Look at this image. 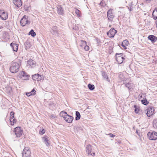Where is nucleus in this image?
<instances>
[{"mask_svg":"<svg viewBox=\"0 0 157 157\" xmlns=\"http://www.w3.org/2000/svg\"><path fill=\"white\" fill-rule=\"evenodd\" d=\"M56 117V116L54 114H52L50 116V117L51 119L55 118Z\"/></svg>","mask_w":157,"mask_h":157,"instance_id":"58836bf2","label":"nucleus"},{"mask_svg":"<svg viewBox=\"0 0 157 157\" xmlns=\"http://www.w3.org/2000/svg\"><path fill=\"white\" fill-rule=\"evenodd\" d=\"M121 46H122V47L123 48H124L125 49H127V48H126V46L125 45H124V44H123L122 43V44H121Z\"/></svg>","mask_w":157,"mask_h":157,"instance_id":"a18cd8bd","label":"nucleus"},{"mask_svg":"<svg viewBox=\"0 0 157 157\" xmlns=\"http://www.w3.org/2000/svg\"><path fill=\"white\" fill-rule=\"evenodd\" d=\"M22 157H30L31 156V151L28 147L24 148L22 153Z\"/></svg>","mask_w":157,"mask_h":157,"instance_id":"423d86ee","label":"nucleus"},{"mask_svg":"<svg viewBox=\"0 0 157 157\" xmlns=\"http://www.w3.org/2000/svg\"><path fill=\"white\" fill-rule=\"evenodd\" d=\"M79 10H78V9H77L76 10H75V13H76V14L78 15V16H79V17H80V16L79 14Z\"/></svg>","mask_w":157,"mask_h":157,"instance_id":"a19ab883","label":"nucleus"},{"mask_svg":"<svg viewBox=\"0 0 157 157\" xmlns=\"http://www.w3.org/2000/svg\"><path fill=\"white\" fill-rule=\"evenodd\" d=\"M14 132L16 137H20L23 133V130L21 127H17L14 128Z\"/></svg>","mask_w":157,"mask_h":157,"instance_id":"0eeeda50","label":"nucleus"},{"mask_svg":"<svg viewBox=\"0 0 157 157\" xmlns=\"http://www.w3.org/2000/svg\"><path fill=\"white\" fill-rule=\"evenodd\" d=\"M146 111H147L146 114L148 117L151 116L153 114L154 112L153 108L152 109L151 108H149Z\"/></svg>","mask_w":157,"mask_h":157,"instance_id":"2eb2a0df","label":"nucleus"},{"mask_svg":"<svg viewBox=\"0 0 157 157\" xmlns=\"http://www.w3.org/2000/svg\"><path fill=\"white\" fill-rule=\"evenodd\" d=\"M100 5L104 7L106 5V3L105 2L101 1L100 3Z\"/></svg>","mask_w":157,"mask_h":157,"instance_id":"f704fd0d","label":"nucleus"},{"mask_svg":"<svg viewBox=\"0 0 157 157\" xmlns=\"http://www.w3.org/2000/svg\"><path fill=\"white\" fill-rule=\"evenodd\" d=\"M40 130H40V133L41 135L44 134L45 132V131L44 130V129H42L41 131Z\"/></svg>","mask_w":157,"mask_h":157,"instance_id":"e433bc0d","label":"nucleus"},{"mask_svg":"<svg viewBox=\"0 0 157 157\" xmlns=\"http://www.w3.org/2000/svg\"><path fill=\"white\" fill-rule=\"evenodd\" d=\"M26 95L28 96H29L31 95H33L32 93L30 92L29 93H27L26 94Z\"/></svg>","mask_w":157,"mask_h":157,"instance_id":"c03bdc74","label":"nucleus"},{"mask_svg":"<svg viewBox=\"0 0 157 157\" xmlns=\"http://www.w3.org/2000/svg\"><path fill=\"white\" fill-rule=\"evenodd\" d=\"M29 35H31L33 37H34L36 35V33L34 31L33 29H31L29 33Z\"/></svg>","mask_w":157,"mask_h":157,"instance_id":"cd10ccee","label":"nucleus"},{"mask_svg":"<svg viewBox=\"0 0 157 157\" xmlns=\"http://www.w3.org/2000/svg\"><path fill=\"white\" fill-rule=\"evenodd\" d=\"M155 23L156 26V28H157V21H155Z\"/></svg>","mask_w":157,"mask_h":157,"instance_id":"09e8293b","label":"nucleus"},{"mask_svg":"<svg viewBox=\"0 0 157 157\" xmlns=\"http://www.w3.org/2000/svg\"><path fill=\"white\" fill-rule=\"evenodd\" d=\"M88 87L89 89L90 90H93L95 88L94 86V85L89 84L88 85Z\"/></svg>","mask_w":157,"mask_h":157,"instance_id":"c85d7f7f","label":"nucleus"},{"mask_svg":"<svg viewBox=\"0 0 157 157\" xmlns=\"http://www.w3.org/2000/svg\"><path fill=\"white\" fill-rule=\"evenodd\" d=\"M117 32V31L115 30L113 28H112L107 33V34L110 38L113 37Z\"/></svg>","mask_w":157,"mask_h":157,"instance_id":"f8f14e48","label":"nucleus"},{"mask_svg":"<svg viewBox=\"0 0 157 157\" xmlns=\"http://www.w3.org/2000/svg\"><path fill=\"white\" fill-rule=\"evenodd\" d=\"M136 133L138 134V131H137V130H136Z\"/></svg>","mask_w":157,"mask_h":157,"instance_id":"603ef678","label":"nucleus"},{"mask_svg":"<svg viewBox=\"0 0 157 157\" xmlns=\"http://www.w3.org/2000/svg\"><path fill=\"white\" fill-rule=\"evenodd\" d=\"M3 28V27L2 26H0V29H2Z\"/></svg>","mask_w":157,"mask_h":157,"instance_id":"8fccbe9b","label":"nucleus"},{"mask_svg":"<svg viewBox=\"0 0 157 157\" xmlns=\"http://www.w3.org/2000/svg\"><path fill=\"white\" fill-rule=\"evenodd\" d=\"M122 53H116V54L115 58L118 63L119 64L123 63L124 59V58L123 56Z\"/></svg>","mask_w":157,"mask_h":157,"instance_id":"39448f33","label":"nucleus"},{"mask_svg":"<svg viewBox=\"0 0 157 157\" xmlns=\"http://www.w3.org/2000/svg\"><path fill=\"white\" fill-rule=\"evenodd\" d=\"M147 136L150 140H156L157 139V133L155 132H149L147 134Z\"/></svg>","mask_w":157,"mask_h":157,"instance_id":"6e6552de","label":"nucleus"},{"mask_svg":"<svg viewBox=\"0 0 157 157\" xmlns=\"http://www.w3.org/2000/svg\"><path fill=\"white\" fill-rule=\"evenodd\" d=\"M14 112L13 111L10 113V120L11 125H13L15 124L16 123L17 121V120L14 118Z\"/></svg>","mask_w":157,"mask_h":157,"instance_id":"9d476101","label":"nucleus"},{"mask_svg":"<svg viewBox=\"0 0 157 157\" xmlns=\"http://www.w3.org/2000/svg\"><path fill=\"white\" fill-rule=\"evenodd\" d=\"M10 46L12 48L13 51L16 52L17 51L18 46V44L13 43V42L10 44Z\"/></svg>","mask_w":157,"mask_h":157,"instance_id":"dca6fc26","label":"nucleus"},{"mask_svg":"<svg viewBox=\"0 0 157 157\" xmlns=\"http://www.w3.org/2000/svg\"><path fill=\"white\" fill-rule=\"evenodd\" d=\"M20 67L19 63L16 62H13L10 67V71L12 73H15L19 71Z\"/></svg>","mask_w":157,"mask_h":157,"instance_id":"f257e3e1","label":"nucleus"},{"mask_svg":"<svg viewBox=\"0 0 157 157\" xmlns=\"http://www.w3.org/2000/svg\"><path fill=\"white\" fill-rule=\"evenodd\" d=\"M81 42L83 45L85 46L86 45V42L85 40H81Z\"/></svg>","mask_w":157,"mask_h":157,"instance_id":"4c0bfd02","label":"nucleus"},{"mask_svg":"<svg viewBox=\"0 0 157 157\" xmlns=\"http://www.w3.org/2000/svg\"><path fill=\"white\" fill-rule=\"evenodd\" d=\"M57 27L56 26H54L52 27V31L57 30Z\"/></svg>","mask_w":157,"mask_h":157,"instance_id":"ea45409f","label":"nucleus"},{"mask_svg":"<svg viewBox=\"0 0 157 157\" xmlns=\"http://www.w3.org/2000/svg\"><path fill=\"white\" fill-rule=\"evenodd\" d=\"M141 102L143 104L145 105H147L149 103V102L145 98V99L141 100Z\"/></svg>","mask_w":157,"mask_h":157,"instance_id":"c756f323","label":"nucleus"},{"mask_svg":"<svg viewBox=\"0 0 157 157\" xmlns=\"http://www.w3.org/2000/svg\"><path fill=\"white\" fill-rule=\"evenodd\" d=\"M18 76L20 78L24 80H29V75L25 71L20 72Z\"/></svg>","mask_w":157,"mask_h":157,"instance_id":"20e7f679","label":"nucleus"},{"mask_svg":"<svg viewBox=\"0 0 157 157\" xmlns=\"http://www.w3.org/2000/svg\"><path fill=\"white\" fill-rule=\"evenodd\" d=\"M25 47L26 49L29 48L31 46V45L30 42L29 41L26 42L25 43Z\"/></svg>","mask_w":157,"mask_h":157,"instance_id":"b1692460","label":"nucleus"},{"mask_svg":"<svg viewBox=\"0 0 157 157\" xmlns=\"http://www.w3.org/2000/svg\"><path fill=\"white\" fill-rule=\"evenodd\" d=\"M28 17L26 15H25L23 16V17L21 19V20H25L26 19H27Z\"/></svg>","mask_w":157,"mask_h":157,"instance_id":"37998d69","label":"nucleus"},{"mask_svg":"<svg viewBox=\"0 0 157 157\" xmlns=\"http://www.w3.org/2000/svg\"><path fill=\"white\" fill-rule=\"evenodd\" d=\"M113 10L109 9L107 11V16L109 21L112 22L113 21V18L114 17V14L113 12Z\"/></svg>","mask_w":157,"mask_h":157,"instance_id":"7ed1b4c3","label":"nucleus"},{"mask_svg":"<svg viewBox=\"0 0 157 157\" xmlns=\"http://www.w3.org/2000/svg\"><path fill=\"white\" fill-rule=\"evenodd\" d=\"M129 9V10H131V9H132V8H131V7H130V9Z\"/></svg>","mask_w":157,"mask_h":157,"instance_id":"3c124183","label":"nucleus"},{"mask_svg":"<svg viewBox=\"0 0 157 157\" xmlns=\"http://www.w3.org/2000/svg\"><path fill=\"white\" fill-rule=\"evenodd\" d=\"M124 84H125V86L127 87L129 90H130L132 89L131 83L128 82L127 83H126L125 82H124Z\"/></svg>","mask_w":157,"mask_h":157,"instance_id":"a878e982","label":"nucleus"},{"mask_svg":"<svg viewBox=\"0 0 157 157\" xmlns=\"http://www.w3.org/2000/svg\"><path fill=\"white\" fill-rule=\"evenodd\" d=\"M8 14L4 10H0V17L3 20H5L7 19Z\"/></svg>","mask_w":157,"mask_h":157,"instance_id":"9b49d317","label":"nucleus"},{"mask_svg":"<svg viewBox=\"0 0 157 157\" xmlns=\"http://www.w3.org/2000/svg\"><path fill=\"white\" fill-rule=\"evenodd\" d=\"M29 6H28L27 5H25L24 6V10L27 12L29 11Z\"/></svg>","mask_w":157,"mask_h":157,"instance_id":"7c9ffc66","label":"nucleus"},{"mask_svg":"<svg viewBox=\"0 0 157 157\" xmlns=\"http://www.w3.org/2000/svg\"><path fill=\"white\" fill-rule=\"evenodd\" d=\"M148 38L150 40L152 43H154L157 40V37L153 35H150L148 37Z\"/></svg>","mask_w":157,"mask_h":157,"instance_id":"412c9836","label":"nucleus"},{"mask_svg":"<svg viewBox=\"0 0 157 157\" xmlns=\"http://www.w3.org/2000/svg\"><path fill=\"white\" fill-rule=\"evenodd\" d=\"M101 74L104 79L109 82L110 80L108 78L107 73L104 71H101Z\"/></svg>","mask_w":157,"mask_h":157,"instance_id":"4be33fe9","label":"nucleus"},{"mask_svg":"<svg viewBox=\"0 0 157 157\" xmlns=\"http://www.w3.org/2000/svg\"><path fill=\"white\" fill-rule=\"evenodd\" d=\"M57 12L59 15H63L64 14V12L63 8L60 5H58L57 6Z\"/></svg>","mask_w":157,"mask_h":157,"instance_id":"4468645a","label":"nucleus"},{"mask_svg":"<svg viewBox=\"0 0 157 157\" xmlns=\"http://www.w3.org/2000/svg\"><path fill=\"white\" fill-rule=\"evenodd\" d=\"M30 92L32 93V94L33 95H34L36 94V91L34 89H33Z\"/></svg>","mask_w":157,"mask_h":157,"instance_id":"c9c22d12","label":"nucleus"},{"mask_svg":"<svg viewBox=\"0 0 157 157\" xmlns=\"http://www.w3.org/2000/svg\"><path fill=\"white\" fill-rule=\"evenodd\" d=\"M43 78V76L37 74L33 75L32 79L35 81H39L42 80Z\"/></svg>","mask_w":157,"mask_h":157,"instance_id":"ddd939ff","label":"nucleus"},{"mask_svg":"<svg viewBox=\"0 0 157 157\" xmlns=\"http://www.w3.org/2000/svg\"><path fill=\"white\" fill-rule=\"evenodd\" d=\"M61 114L62 113V116L63 117V118L65 121L69 123H71L72 122L74 118L73 117L68 115L67 112H61Z\"/></svg>","mask_w":157,"mask_h":157,"instance_id":"f03ea898","label":"nucleus"},{"mask_svg":"<svg viewBox=\"0 0 157 157\" xmlns=\"http://www.w3.org/2000/svg\"><path fill=\"white\" fill-rule=\"evenodd\" d=\"M36 64L35 61L32 59H29L27 62V64L31 68L34 67L36 66Z\"/></svg>","mask_w":157,"mask_h":157,"instance_id":"f3484780","label":"nucleus"},{"mask_svg":"<svg viewBox=\"0 0 157 157\" xmlns=\"http://www.w3.org/2000/svg\"><path fill=\"white\" fill-rule=\"evenodd\" d=\"M20 23L21 25L22 26H24L27 24H29L30 23V21L27 19L25 20H21Z\"/></svg>","mask_w":157,"mask_h":157,"instance_id":"a211bd4d","label":"nucleus"},{"mask_svg":"<svg viewBox=\"0 0 157 157\" xmlns=\"http://www.w3.org/2000/svg\"><path fill=\"white\" fill-rule=\"evenodd\" d=\"M42 140H44L46 146H49L50 144L49 143V138L47 136H44L43 137Z\"/></svg>","mask_w":157,"mask_h":157,"instance_id":"aec40b11","label":"nucleus"},{"mask_svg":"<svg viewBox=\"0 0 157 157\" xmlns=\"http://www.w3.org/2000/svg\"><path fill=\"white\" fill-rule=\"evenodd\" d=\"M134 108L135 109V112L136 113H138L140 110L139 108L136 105H133Z\"/></svg>","mask_w":157,"mask_h":157,"instance_id":"bb28decb","label":"nucleus"},{"mask_svg":"<svg viewBox=\"0 0 157 157\" xmlns=\"http://www.w3.org/2000/svg\"><path fill=\"white\" fill-rule=\"evenodd\" d=\"M75 115L76 117L75 118V120L76 121L79 120L81 117V115L79 112L78 111H76Z\"/></svg>","mask_w":157,"mask_h":157,"instance_id":"393cba45","label":"nucleus"},{"mask_svg":"<svg viewBox=\"0 0 157 157\" xmlns=\"http://www.w3.org/2000/svg\"><path fill=\"white\" fill-rule=\"evenodd\" d=\"M156 120H154L153 121V126L155 128H157V124H156Z\"/></svg>","mask_w":157,"mask_h":157,"instance_id":"72a5a7b5","label":"nucleus"},{"mask_svg":"<svg viewBox=\"0 0 157 157\" xmlns=\"http://www.w3.org/2000/svg\"><path fill=\"white\" fill-rule=\"evenodd\" d=\"M86 152L88 155H90L93 156L95 155V152L92 150V147L90 144L88 145L86 147Z\"/></svg>","mask_w":157,"mask_h":157,"instance_id":"1a4fd4ad","label":"nucleus"},{"mask_svg":"<svg viewBox=\"0 0 157 157\" xmlns=\"http://www.w3.org/2000/svg\"><path fill=\"white\" fill-rule=\"evenodd\" d=\"M122 43L124 45L127 46L129 44V42L127 40H125L123 41Z\"/></svg>","mask_w":157,"mask_h":157,"instance_id":"2f4dec72","label":"nucleus"},{"mask_svg":"<svg viewBox=\"0 0 157 157\" xmlns=\"http://www.w3.org/2000/svg\"><path fill=\"white\" fill-rule=\"evenodd\" d=\"M13 3L18 8L20 7L22 5L21 0H13Z\"/></svg>","mask_w":157,"mask_h":157,"instance_id":"6ab92c4d","label":"nucleus"},{"mask_svg":"<svg viewBox=\"0 0 157 157\" xmlns=\"http://www.w3.org/2000/svg\"><path fill=\"white\" fill-rule=\"evenodd\" d=\"M52 31L51 32L52 34L53 35H55L58 36V32L57 30H55V31Z\"/></svg>","mask_w":157,"mask_h":157,"instance_id":"473e14b6","label":"nucleus"},{"mask_svg":"<svg viewBox=\"0 0 157 157\" xmlns=\"http://www.w3.org/2000/svg\"><path fill=\"white\" fill-rule=\"evenodd\" d=\"M156 12H157V9L155 8L152 14L153 17L155 20L157 19V16L156 15Z\"/></svg>","mask_w":157,"mask_h":157,"instance_id":"5701e85b","label":"nucleus"},{"mask_svg":"<svg viewBox=\"0 0 157 157\" xmlns=\"http://www.w3.org/2000/svg\"><path fill=\"white\" fill-rule=\"evenodd\" d=\"M110 135V136L111 137H114L115 136V135H114L111 133L110 134H109Z\"/></svg>","mask_w":157,"mask_h":157,"instance_id":"de8ad7c7","label":"nucleus"},{"mask_svg":"<svg viewBox=\"0 0 157 157\" xmlns=\"http://www.w3.org/2000/svg\"><path fill=\"white\" fill-rule=\"evenodd\" d=\"M146 95V94H142L140 96V98H142L143 97H145V95Z\"/></svg>","mask_w":157,"mask_h":157,"instance_id":"49530a36","label":"nucleus"},{"mask_svg":"<svg viewBox=\"0 0 157 157\" xmlns=\"http://www.w3.org/2000/svg\"><path fill=\"white\" fill-rule=\"evenodd\" d=\"M85 47H84V49L86 51H88V50H89V46L86 45H85Z\"/></svg>","mask_w":157,"mask_h":157,"instance_id":"79ce46f5","label":"nucleus"}]
</instances>
